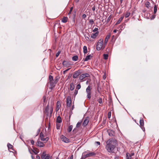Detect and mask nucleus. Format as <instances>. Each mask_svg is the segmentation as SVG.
Here are the masks:
<instances>
[{
  "instance_id": "f257e3e1",
  "label": "nucleus",
  "mask_w": 159,
  "mask_h": 159,
  "mask_svg": "<svg viewBox=\"0 0 159 159\" xmlns=\"http://www.w3.org/2000/svg\"><path fill=\"white\" fill-rule=\"evenodd\" d=\"M106 148L109 153H112L117 144V140L115 139H112L108 140L106 142Z\"/></svg>"
},
{
  "instance_id": "f03ea898",
  "label": "nucleus",
  "mask_w": 159,
  "mask_h": 159,
  "mask_svg": "<svg viewBox=\"0 0 159 159\" xmlns=\"http://www.w3.org/2000/svg\"><path fill=\"white\" fill-rule=\"evenodd\" d=\"M53 107L51 105L50 106L48 104L45 108L44 112L47 116L51 117L53 111Z\"/></svg>"
},
{
  "instance_id": "7ed1b4c3",
  "label": "nucleus",
  "mask_w": 159,
  "mask_h": 159,
  "mask_svg": "<svg viewBox=\"0 0 159 159\" xmlns=\"http://www.w3.org/2000/svg\"><path fill=\"white\" fill-rule=\"evenodd\" d=\"M106 45L105 43L103 44V39H100L97 43L96 49L98 51H100L101 49L103 50L105 48Z\"/></svg>"
},
{
  "instance_id": "20e7f679",
  "label": "nucleus",
  "mask_w": 159,
  "mask_h": 159,
  "mask_svg": "<svg viewBox=\"0 0 159 159\" xmlns=\"http://www.w3.org/2000/svg\"><path fill=\"white\" fill-rule=\"evenodd\" d=\"M96 155V153L94 152H89L88 151H85L83 152L81 159H84L88 157H93Z\"/></svg>"
},
{
  "instance_id": "39448f33",
  "label": "nucleus",
  "mask_w": 159,
  "mask_h": 159,
  "mask_svg": "<svg viewBox=\"0 0 159 159\" xmlns=\"http://www.w3.org/2000/svg\"><path fill=\"white\" fill-rule=\"evenodd\" d=\"M41 157L42 159H51L52 157L49 154H47L45 151L43 152Z\"/></svg>"
},
{
  "instance_id": "423d86ee",
  "label": "nucleus",
  "mask_w": 159,
  "mask_h": 159,
  "mask_svg": "<svg viewBox=\"0 0 159 159\" xmlns=\"http://www.w3.org/2000/svg\"><path fill=\"white\" fill-rule=\"evenodd\" d=\"M90 77V75L88 73L82 74L80 75L79 79L81 81L83 82L85 80V78L86 77Z\"/></svg>"
},
{
  "instance_id": "0eeeda50",
  "label": "nucleus",
  "mask_w": 159,
  "mask_h": 159,
  "mask_svg": "<svg viewBox=\"0 0 159 159\" xmlns=\"http://www.w3.org/2000/svg\"><path fill=\"white\" fill-rule=\"evenodd\" d=\"M39 136L41 141H44L45 142H46L49 139V138L48 137L44 138V135L42 132L40 133Z\"/></svg>"
},
{
  "instance_id": "6e6552de",
  "label": "nucleus",
  "mask_w": 159,
  "mask_h": 159,
  "mask_svg": "<svg viewBox=\"0 0 159 159\" xmlns=\"http://www.w3.org/2000/svg\"><path fill=\"white\" fill-rule=\"evenodd\" d=\"M67 106L69 107L71 106V99L70 96H68L66 99Z\"/></svg>"
},
{
  "instance_id": "1a4fd4ad",
  "label": "nucleus",
  "mask_w": 159,
  "mask_h": 159,
  "mask_svg": "<svg viewBox=\"0 0 159 159\" xmlns=\"http://www.w3.org/2000/svg\"><path fill=\"white\" fill-rule=\"evenodd\" d=\"M80 70L75 71L73 75V78L74 79L77 78L80 75Z\"/></svg>"
},
{
  "instance_id": "9d476101",
  "label": "nucleus",
  "mask_w": 159,
  "mask_h": 159,
  "mask_svg": "<svg viewBox=\"0 0 159 159\" xmlns=\"http://www.w3.org/2000/svg\"><path fill=\"white\" fill-rule=\"evenodd\" d=\"M139 123L140 127L142 130L144 131H145V128L144 127V121L143 119L140 120Z\"/></svg>"
},
{
  "instance_id": "9b49d317",
  "label": "nucleus",
  "mask_w": 159,
  "mask_h": 159,
  "mask_svg": "<svg viewBox=\"0 0 159 159\" xmlns=\"http://www.w3.org/2000/svg\"><path fill=\"white\" fill-rule=\"evenodd\" d=\"M61 107V103L60 101H58L57 102L56 104V111L57 112L58 111L59 109Z\"/></svg>"
},
{
  "instance_id": "f8f14e48",
  "label": "nucleus",
  "mask_w": 159,
  "mask_h": 159,
  "mask_svg": "<svg viewBox=\"0 0 159 159\" xmlns=\"http://www.w3.org/2000/svg\"><path fill=\"white\" fill-rule=\"evenodd\" d=\"M61 139V140L65 143H68L69 142V139L64 136H62Z\"/></svg>"
},
{
  "instance_id": "ddd939ff",
  "label": "nucleus",
  "mask_w": 159,
  "mask_h": 159,
  "mask_svg": "<svg viewBox=\"0 0 159 159\" xmlns=\"http://www.w3.org/2000/svg\"><path fill=\"white\" fill-rule=\"evenodd\" d=\"M99 33V31H98L97 32L92 33L91 36V38L93 39H95L98 35Z\"/></svg>"
},
{
  "instance_id": "4468645a",
  "label": "nucleus",
  "mask_w": 159,
  "mask_h": 159,
  "mask_svg": "<svg viewBox=\"0 0 159 159\" xmlns=\"http://www.w3.org/2000/svg\"><path fill=\"white\" fill-rule=\"evenodd\" d=\"M89 121V118H86L84 120L83 123V125L84 126H86L88 124Z\"/></svg>"
},
{
  "instance_id": "2eb2a0df",
  "label": "nucleus",
  "mask_w": 159,
  "mask_h": 159,
  "mask_svg": "<svg viewBox=\"0 0 159 159\" xmlns=\"http://www.w3.org/2000/svg\"><path fill=\"white\" fill-rule=\"evenodd\" d=\"M62 64L64 66L68 67L70 65L69 62L68 61H64L62 62Z\"/></svg>"
},
{
  "instance_id": "dca6fc26",
  "label": "nucleus",
  "mask_w": 159,
  "mask_h": 159,
  "mask_svg": "<svg viewBox=\"0 0 159 159\" xmlns=\"http://www.w3.org/2000/svg\"><path fill=\"white\" fill-rule=\"evenodd\" d=\"M37 145L40 147H43L44 146V144L43 143L40 141L37 142Z\"/></svg>"
},
{
  "instance_id": "f3484780",
  "label": "nucleus",
  "mask_w": 159,
  "mask_h": 159,
  "mask_svg": "<svg viewBox=\"0 0 159 159\" xmlns=\"http://www.w3.org/2000/svg\"><path fill=\"white\" fill-rule=\"evenodd\" d=\"M91 89L92 88L89 85L88 86L86 89V92L87 93H91Z\"/></svg>"
},
{
  "instance_id": "a211bd4d",
  "label": "nucleus",
  "mask_w": 159,
  "mask_h": 159,
  "mask_svg": "<svg viewBox=\"0 0 159 159\" xmlns=\"http://www.w3.org/2000/svg\"><path fill=\"white\" fill-rule=\"evenodd\" d=\"M124 17V16H121L119 19V20L117 21L116 22V25H117L119 24H120V22L123 19Z\"/></svg>"
},
{
  "instance_id": "6ab92c4d",
  "label": "nucleus",
  "mask_w": 159,
  "mask_h": 159,
  "mask_svg": "<svg viewBox=\"0 0 159 159\" xmlns=\"http://www.w3.org/2000/svg\"><path fill=\"white\" fill-rule=\"evenodd\" d=\"M111 35H107L106 36L105 39V44H106L108 42V40L109 39Z\"/></svg>"
},
{
  "instance_id": "aec40b11",
  "label": "nucleus",
  "mask_w": 159,
  "mask_h": 159,
  "mask_svg": "<svg viewBox=\"0 0 159 159\" xmlns=\"http://www.w3.org/2000/svg\"><path fill=\"white\" fill-rule=\"evenodd\" d=\"M70 89L71 91L73 90L75 88V85L73 83L70 84Z\"/></svg>"
},
{
  "instance_id": "412c9836",
  "label": "nucleus",
  "mask_w": 159,
  "mask_h": 159,
  "mask_svg": "<svg viewBox=\"0 0 159 159\" xmlns=\"http://www.w3.org/2000/svg\"><path fill=\"white\" fill-rule=\"evenodd\" d=\"M68 18L67 17H64L62 19V22L63 23H66L67 21Z\"/></svg>"
},
{
  "instance_id": "4be33fe9",
  "label": "nucleus",
  "mask_w": 159,
  "mask_h": 159,
  "mask_svg": "<svg viewBox=\"0 0 159 159\" xmlns=\"http://www.w3.org/2000/svg\"><path fill=\"white\" fill-rule=\"evenodd\" d=\"M57 122L59 123H60L61 122L62 119L61 117L60 116H59L57 117Z\"/></svg>"
},
{
  "instance_id": "5701e85b",
  "label": "nucleus",
  "mask_w": 159,
  "mask_h": 159,
  "mask_svg": "<svg viewBox=\"0 0 159 159\" xmlns=\"http://www.w3.org/2000/svg\"><path fill=\"white\" fill-rule=\"evenodd\" d=\"M50 85L51 87H53L55 86V84L53 82V80L49 81V82Z\"/></svg>"
},
{
  "instance_id": "b1692460",
  "label": "nucleus",
  "mask_w": 159,
  "mask_h": 159,
  "mask_svg": "<svg viewBox=\"0 0 159 159\" xmlns=\"http://www.w3.org/2000/svg\"><path fill=\"white\" fill-rule=\"evenodd\" d=\"M92 57L91 56V55H89L87 56L84 59V61H88V60H89L90 59V58Z\"/></svg>"
},
{
  "instance_id": "393cba45",
  "label": "nucleus",
  "mask_w": 159,
  "mask_h": 159,
  "mask_svg": "<svg viewBox=\"0 0 159 159\" xmlns=\"http://www.w3.org/2000/svg\"><path fill=\"white\" fill-rule=\"evenodd\" d=\"M83 52L84 54H86L87 52V47L86 46H84L83 47Z\"/></svg>"
},
{
  "instance_id": "a878e982",
  "label": "nucleus",
  "mask_w": 159,
  "mask_h": 159,
  "mask_svg": "<svg viewBox=\"0 0 159 159\" xmlns=\"http://www.w3.org/2000/svg\"><path fill=\"white\" fill-rule=\"evenodd\" d=\"M78 57L76 55L72 57V60L73 61H77L78 60Z\"/></svg>"
},
{
  "instance_id": "bb28decb",
  "label": "nucleus",
  "mask_w": 159,
  "mask_h": 159,
  "mask_svg": "<svg viewBox=\"0 0 159 159\" xmlns=\"http://www.w3.org/2000/svg\"><path fill=\"white\" fill-rule=\"evenodd\" d=\"M72 128H73L72 125H70L68 127V130H67L69 132H71L72 129Z\"/></svg>"
},
{
  "instance_id": "cd10ccee",
  "label": "nucleus",
  "mask_w": 159,
  "mask_h": 159,
  "mask_svg": "<svg viewBox=\"0 0 159 159\" xmlns=\"http://www.w3.org/2000/svg\"><path fill=\"white\" fill-rule=\"evenodd\" d=\"M150 3L148 2H147L146 3H145V6H146V7H147V8H149V7H150Z\"/></svg>"
},
{
  "instance_id": "c85d7f7f",
  "label": "nucleus",
  "mask_w": 159,
  "mask_h": 159,
  "mask_svg": "<svg viewBox=\"0 0 159 159\" xmlns=\"http://www.w3.org/2000/svg\"><path fill=\"white\" fill-rule=\"evenodd\" d=\"M87 93V98L90 99L91 98V92Z\"/></svg>"
},
{
  "instance_id": "c756f323",
  "label": "nucleus",
  "mask_w": 159,
  "mask_h": 159,
  "mask_svg": "<svg viewBox=\"0 0 159 159\" xmlns=\"http://www.w3.org/2000/svg\"><path fill=\"white\" fill-rule=\"evenodd\" d=\"M112 16H111V15H110L107 19V23H108L112 19Z\"/></svg>"
},
{
  "instance_id": "7c9ffc66",
  "label": "nucleus",
  "mask_w": 159,
  "mask_h": 159,
  "mask_svg": "<svg viewBox=\"0 0 159 159\" xmlns=\"http://www.w3.org/2000/svg\"><path fill=\"white\" fill-rule=\"evenodd\" d=\"M129 153H126V159H132V157L130 156L129 155Z\"/></svg>"
},
{
  "instance_id": "2f4dec72",
  "label": "nucleus",
  "mask_w": 159,
  "mask_h": 159,
  "mask_svg": "<svg viewBox=\"0 0 159 159\" xmlns=\"http://www.w3.org/2000/svg\"><path fill=\"white\" fill-rule=\"evenodd\" d=\"M7 146L8 148L11 149L13 148V146L10 143H8L7 144Z\"/></svg>"
},
{
  "instance_id": "473e14b6",
  "label": "nucleus",
  "mask_w": 159,
  "mask_h": 159,
  "mask_svg": "<svg viewBox=\"0 0 159 159\" xmlns=\"http://www.w3.org/2000/svg\"><path fill=\"white\" fill-rule=\"evenodd\" d=\"M157 11V6L155 5L154 6V14L156 13Z\"/></svg>"
},
{
  "instance_id": "72a5a7b5",
  "label": "nucleus",
  "mask_w": 159,
  "mask_h": 159,
  "mask_svg": "<svg viewBox=\"0 0 159 159\" xmlns=\"http://www.w3.org/2000/svg\"><path fill=\"white\" fill-rule=\"evenodd\" d=\"M98 101L100 104H102L103 102L102 98H100L98 100Z\"/></svg>"
},
{
  "instance_id": "f704fd0d",
  "label": "nucleus",
  "mask_w": 159,
  "mask_h": 159,
  "mask_svg": "<svg viewBox=\"0 0 159 159\" xmlns=\"http://www.w3.org/2000/svg\"><path fill=\"white\" fill-rule=\"evenodd\" d=\"M130 15V13L129 12L127 11L126 12L125 15V18L128 17Z\"/></svg>"
},
{
  "instance_id": "c9c22d12",
  "label": "nucleus",
  "mask_w": 159,
  "mask_h": 159,
  "mask_svg": "<svg viewBox=\"0 0 159 159\" xmlns=\"http://www.w3.org/2000/svg\"><path fill=\"white\" fill-rule=\"evenodd\" d=\"M108 55L107 54H104L103 55L104 58L105 60H107L108 58Z\"/></svg>"
},
{
  "instance_id": "e433bc0d",
  "label": "nucleus",
  "mask_w": 159,
  "mask_h": 159,
  "mask_svg": "<svg viewBox=\"0 0 159 159\" xmlns=\"http://www.w3.org/2000/svg\"><path fill=\"white\" fill-rule=\"evenodd\" d=\"M81 87V86L80 84H79L77 85L76 89H77V90H78L80 89Z\"/></svg>"
},
{
  "instance_id": "4c0bfd02",
  "label": "nucleus",
  "mask_w": 159,
  "mask_h": 159,
  "mask_svg": "<svg viewBox=\"0 0 159 159\" xmlns=\"http://www.w3.org/2000/svg\"><path fill=\"white\" fill-rule=\"evenodd\" d=\"M49 81H52L53 80V76L52 75H50L49 77Z\"/></svg>"
},
{
  "instance_id": "58836bf2",
  "label": "nucleus",
  "mask_w": 159,
  "mask_h": 159,
  "mask_svg": "<svg viewBox=\"0 0 159 159\" xmlns=\"http://www.w3.org/2000/svg\"><path fill=\"white\" fill-rule=\"evenodd\" d=\"M98 31V29L97 28H95L93 30V32H97Z\"/></svg>"
},
{
  "instance_id": "ea45409f",
  "label": "nucleus",
  "mask_w": 159,
  "mask_h": 159,
  "mask_svg": "<svg viewBox=\"0 0 159 159\" xmlns=\"http://www.w3.org/2000/svg\"><path fill=\"white\" fill-rule=\"evenodd\" d=\"M81 124V122H78V123H77L76 125V127L77 128L79 127H80V126Z\"/></svg>"
},
{
  "instance_id": "a19ab883",
  "label": "nucleus",
  "mask_w": 159,
  "mask_h": 159,
  "mask_svg": "<svg viewBox=\"0 0 159 159\" xmlns=\"http://www.w3.org/2000/svg\"><path fill=\"white\" fill-rule=\"evenodd\" d=\"M89 22L90 24L91 25H93L94 23V21L93 19H90L89 20Z\"/></svg>"
},
{
  "instance_id": "79ce46f5",
  "label": "nucleus",
  "mask_w": 159,
  "mask_h": 159,
  "mask_svg": "<svg viewBox=\"0 0 159 159\" xmlns=\"http://www.w3.org/2000/svg\"><path fill=\"white\" fill-rule=\"evenodd\" d=\"M60 53H61V51H58L56 54V57H57L59 56V54H60Z\"/></svg>"
},
{
  "instance_id": "37998d69",
  "label": "nucleus",
  "mask_w": 159,
  "mask_h": 159,
  "mask_svg": "<svg viewBox=\"0 0 159 159\" xmlns=\"http://www.w3.org/2000/svg\"><path fill=\"white\" fill-rule=\"evenodd\" d=\"M84 36L85 37V38L87 40H89V37H88V36H86V35L85 34H84Z\"/></svg>"
},
{
  "instance_id": "c03bdc74",
  "label": "nucleus",
  "mask_w": 159,
  "mask_h": 159,
  "mask_svg": "<svg viewBox=\"0 0 159 159\" xmlns=\"http://www.w3.org/2000/svg\"><path fill=\"white\" fill-rule=\"evenodd\" d=\"M73 7H71L70 9V11H69V13L68 14H70L71 13V12L73 10Z\"/></svg>"
},
{
  "instance_id": "a18cd8bd",
  "label": "nucleus",
  "mask_w": 159,
  "mask_h": 159,
  "mask_svg": "<svg viewBox=\"0 0 159 159\" xmlns=\"http://www.w3.org/2000/svg\"><path fill=\"white\" fill-rule=\"evenodd\" d=\"M111 116V112H109L108 113V118H110Z\"/></svg>"
},
{
  "instance_id": "49530a36",
  "label": "nucleus",
  "mask_w": 159,
  "mask_h": 159,
  "mask_svg": "<svg viewBox=\"0 0 159 159\" xmlns=\"http://www.w3.org/2000/svg\"><path fill=\"white\" fill-rule=\"evenodd\" d=\"M129 156H130L131 157H132V156H134V152H132L131 154H129Z\"/></svg>"
},
{
  "instance_id": "de8ad7c7",
  "label": "nucleus",
  "mask_w": 159,
  "mask_h": 159,
  "mask_svg": "<svg viewBox=\"0 0 159 159\" xmlns=\"http://www.w3.org/2000/svg\"><path fill=\"white\" fill-rule=\"evenodd\" d=\"M77 93H78V90H76V89L75 91L74 94L75 96L76 95H77Z\"/></svg>"
},
{
  "instance_id": "09e8293b",
  "label": "nucleus",
  "mask_w": 159,
  "mask_h": 159,
  "mask_svg": "<svg viewBox=\"0 0 159 159\" xmlns=\"http://www.w3.org/2000/svg\"><path fill=\"white\" fill-rule=\"evenodd\" d=\"M70 68L67 69L66 70L63 71V73L64 74H65L66 72L70 70Z\"/></svg>"
},
{
  "instance_id": "8fccbe9b",
  "label": "nucleus",
  "mask_w": 159,
  "mask_h": 159,
  "mask_svg": "<svg viewBox=\"0 0 159 159\" xmlns=\"http://www.w3.org/2000/svg\"><path fill=\"white\" fill-rule=\"evenodd\" d=\"M86 17V15L85 14H84L82 15V17L84 19Z\"/></svg>"
},
{
  "instance_id": "3c124183",
  "label": "nucleus",
  "mask_w": 159,
  "mask_h": 159,
  "mask_svg": "<svg viewBox=\"0 0 159 159\" xmlns=\"http://www.w3.org/2000/svg\"><path fill=\"white\" fill-rule=\"evenodd\" d=\"M106 78V73H105L103 76V79L105 80Z\"/></svg>"
},
{
  "instance_id": "603ef678",
  "label": "nucleus",
  "mask_w": 159,
  "mask_h": 159,
  "mask_svg": "<svg viewBox=\"0 0 159 159\" xmlns=\"http://www.w3.org/2000/svg\"><path fill=\"white\" fill-rule=\"evenodd\" d=\"M31 144L33 145L34 144V142L33 140H31L30 141Z\"/></svg>"
},
{
  "instance_id": "864d4df0",
  "label": "nucleus",
  "mask_w": 159,
  "mask_h": 159,
  "mask_svg": "<svg viewBox=\"0 0 159 159\" xmlns=\"http://www.w3.org/2000/svg\"><path fill=\"white\" fill-rule=\"evenodd\" d=\"M92 10L93 11H94L95 10V6H94L92 8Z\"/></svg>"
},
{
  "instance_id": "5fc2aeb1",
  "label": "nucleus",
  "mask_w": 159,
  "mask_h": 159,
  "mask_svg": "<svg viewBox=\"0 0 159 159\" xmlns=\"http://www.w3.org/2000/svg\"><path fill=\"white\" fill-rule=\"evenodd\" d=\"M96 143L98 145H100V143L99 142H96Z\"/></svg>"
},
{
  "instance_id": "6e6d98bb",
  "label": "nucleus",
  "mask_w": 159,
  "mask_h": 159,
  "mask_svg": "<svg viewBox=\"0 0 159 159\" xmlns=\"http://www.w3.org/2000/svg\"><path fill=\"white\" fill-rule=\"evenodd\" d=\"M68 159H73V156H71L70 158H68Z\"/></svg>"
},
{
  "instance_id": "4d7b16f0",
  "label": "nucleus",
  "mask_w": 159,
  "mask_h": 159,
  "mask_svg": "<svg viewBox=\"0 0 159 159\" xmlns=\"http://www.w3.org/2000/svg\"><path fill=\"white\" fill-rule=\"evenodd\" d=\"M117 31L118 30H114L113 32L116 33L117 32Z\"/></svg>"
},
{
  "instance_id": "13d9d810",
  "label": "nucleus",
  "mask_w": 159,
  "mask_h": 159,
  "mask_svg": "<svg viewBox=\"0 0 159 159\" xmlns=\"http://www.w3.org/2000/svg\"><path fill=\"white\" fill-rule=\"evenodd\" d=\"M36 158L37 159H40V157L39 156H37Z\"/></svg>"
},
{
  "instance_id": "bf43d9fd",
  "label": "nucleus",
  "mask_w": 159,
  "mask_h": 159,
  "mask_svg": "<svg viewBox=\"0 0 159 159\" xmlns=\"http://www.w3.org/2000/svg\"><path fill=\"white\" fill-rule=\"evenodd\" d=\"M109 135L110 136H112L113 135L111 133H109Z\"/></svg>"
},
{
  "instance_id": "052dcab7",
  "label": "nucleus",
  "mask_w": 159,
  "mask_h": 159,
  "mask_svg": "<svg viewBox=\"0 0 159 159\" xmlns=\"http://www.w3.org/2000/svg\"><path fill=\"white\" fill-rule=\"evenodd\" d=\"M33 151L34 152V153L35 154H37L38 153V152H36L35 151H34L33 150Z\"/></svg>"
},
{
  "instance_id": "680f3d73",
  "label": "nucleus",
  "mask_w": 159,
  "mask_h": 159,
  "mask_svg": "<svg viewBox=\"0 0 159 159\" xmlns=\"http://www.w3.org/2000/svg\"><path fill=\"white\" fill-rule=\"evenodd\" d=\"M123 2V0H120V2L122 3Z\"/></svg>"
},
{
  "instance_id": "e2e57ef3",
  "label": "nucleus",
  "mask_w": 159,
  "mask_h": 159,
  "mask_svg": "<svg viewBox=\"0 0 159 159\" xmlns=\"http://www.w3.org/2000/svg\"><path fill=\"white\" fill-rule=\"evenodd\" d=\"M74 105H73L72 106V110H73V109H74Z\"/></svg>"
},
{
  "instance_id": "0e129e2a",
  "label": "nucleus",
  "mask_w": 159,
  "mask_h": 159,
  "mask_svg": "<svg viewBox=\"0 0 159 159\" xmlns=\"http://www.w3.org/2000/svg\"><path fill=\"white\" fill-rule=\"evenodd\" d=\"M88 84V81H87L86 82V84Z\"/></svg>"
},
{
  "instance_id": "69168bd1",
  "label": "nucleus",
  "mask_w": 159,
  "mask_h": 159,
  "mask_svg": "<svg viewBox=\"0 0 159 159\" xmlns=\"http://www.w3.org/2000/svg\"><path fill=\"white\" fill-rule=\"evenodd\" d=\"M115 159H118V157H115Z\"/></svg>"
},
{
  "instance_id": "338daca9",
  "label": "nucleus",
  "mask_w": 159,
  "mask_h": 159,
  "mask_svg": "<svg viewBox=\"0 0 159 159\" xmlns=\"http://www.w3.org/2000/svg\"><path fill=\"white\" fill-rule=\"evenodd\" d=\"M31 157L32 159H34V157L33 156H31Z\"/></svg>"
},
{
  "instance_id": "774afa93",
  "label": "nucleus",
  "mask_w": 159,
  "mask_h": 159,
  "mask_svg": "<svg viewBox=\"0 0 159 159\" xmlns=\"http://www.w3.org/2000/svg\"><path fill=\"white\" fill-rule=\"evenodd\" d=\"M115 36L114 35L112 37V39H113L114 37Z\"/></svg>"
}]
</instances>
